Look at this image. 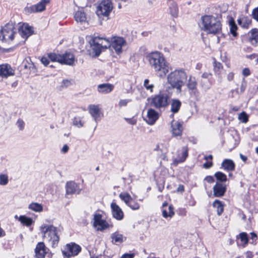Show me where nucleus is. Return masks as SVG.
Returning <instances> with one entry per match:
<instances>
[{
    "mask_svg": "<svg viewBox=\"0 0 258 258\" xmlns=\"http://www.w3.org/2000/svg\"><path fill=\"white\" fill-rule=\"evenodd\" d=\"M148 57L151 67L159 73V76H165L169 71V66L163 54L159 52H154L149 54Z\"/></svg>",
    "mask_w": 258,
    "mask_h": 258,
    "instance_id": "obj_1",
    "label": "nucleus"
},
{
    "mask_svg": "<svg viewBox=\"0 0 258 258\" xmlns=\"http://www.w3.org/2000/svg\"><path fill=\"white\" fill-rule=\"evenodd\" d=\"M187 75L182 70H175L171 72L167 76V83L173 88H176L178 92L181 91V88L187 79Z\"/></svg>",
    "mask_w": 258,
    "mask_h": 258,
    "instance_id": "obj_2",
    "label": "nucleus"
},
{
    "mask_svg": "<svg viewBox=\"0 0 258 258\" xmlns=\"http://www.w3.org/2000/svg\"><path fill=\"white\" fill-rule=\"evenodd\" d=\"M201 29L209 33L216 34L221 30L220 22L214 17L205 16L202 17Z\"/></svg>",
    "mask_w": 258,
    "mask_h": 258,
    "instance_id": "obj_3",
    "label": "nucleus"
},
{
    "mask_svg": "<svg viewBox=\"0 0 258 258\" xmlns=\"http://www.w3.org/2000/svg\"><path fill=\"white\" fill-rule=\"evenodd\" d=\"M41 231L43 234L44 240L55 247L59 241L56 228L52 225H44L41 226Z\"/></svg>",
    "mask_w": 258,
    "mask_h": 258,
    "instance_id": "obj_4",
    "label": "nucleus"
},
{
    "mask_svg": "<svg viewBox=\"0 0 258 258\" xmlns=\"http://www.w3.org/2000/svg\"><path fill=\"white\" fill-rule=\"evenodd\" d=\"M14 25L8 23L0 28V40L2 42H9L17 38V34Z\"/></svg>",
    "mask_w": 258,
    "mask_h": 258,
    "instance_id": "obj_5",
    "label": "nucleus"
},
{
    "mask_svg": "<svg viewBox=\"0 0 258 258\" xmlns=\"http://www.w3.org/2000/svg\"><path fill=\"white\" fill-rule=\"evenodd\" d=\"M169 98L166 94L160 93L151 99L150 104L156 109H165L169 104Z\"/></svg>",
    "mask_w": 258,
    "mask_h": 258,
    "instance_id": "obj_6",
    "label": "nucleus"
},
{
    "mask_svg": "<svg viewBox=\"0 0 258 258\" xmlns=\"http://www.w3.org/2000/svg\"><path fill=\"white\" fill-rule=\"evenodd\" d=\"M113 6L110 0H103L97 7L96 14L99 16H108L112 10Z\"/></svg>",
    "mask_w": 258,
    "mask_h": 258,
    "instance_id": "obj_7",
    "label": "nucleus"
},
{
    "mask_svg": "<svg viewBox=\"0 0 258 258\" xmlns=\"http://www.w3.org/2000/svg\"><path fill=\"white\" fill-rule=\"evenodd\" d=\"M31 34V28L27 24H23L16 32L18 41L24 42Z\"/></svg>",
    "mask_w": 258,
    "mask_h": 258,
    "instance_id": "obj_8",
    "label": "nucleus"
},
{
    "mask_svg": "<svg viewBox=\"0 0 258 258\" xmlns=\"http://www.w3.org/2000/svg\"><path fill=\"white\" fill-rule=\"evenodd\" d=\"M81 250V247L75 243L67 244L62 250L65 256L71 257L77 255Z\"/></svg>",
    "mask_w": 258,
    "mask_h": 258,
    "instance_id": "obj_9",
    "label": "nucleus"
},
{
    "mask_svg": "<svg viewBox=\"0 0 258 258\" xmlns=\"http://www.w3.org/2000/svg\"><path fill=\"white\" fill-rule=\"evenodd\" d=\"M93 226L97 230L102 231L109 227V224L104 220L102 219V215L96 214L94 216Z\"/></svg>",
    "mask_w": 258,
    "mask_h": 258,
    "instance_id": "obj_10",
    "label": "nucleus"
},
{
    "mask_svg": "<svg viewBox=\"0 0 258 258\" xmlns=\"http://www.w3.org/2000/svg\"><path fill=\"white\" fill-rule=\"evenodd\" d=\"M125 44L123 38L120 37H113L111 40V47L114 49L115 52L119 53L122 51V47Z\"/></svg>",
    "mask_w": 258,
    "mask_h": 258,
    "instance_id": "obj_11",
    "label": "nucleus"
},
{
    "mask_svg": "<svg viewBox=\"0 0 258 258\" xmlns=\"http://www.w3.org/2000/svg\"><path fill=\"white\" fill-rule=\"evenodd\" d=\"M47 248L43 242H39L35 249L36 256L37 258H44L45 256L49 257Z\"/></svg>",
    "mask_w": 258,
    "mask_h": 258,
    "instance_id": "obj_12",
    "label": "nucleus"
},
{
    "mask_svg": "<svg viewBox=\"0 0 258 258\" xmlns=\"http://www.w3.org/2000/svg\"><path fill=\"white\" fill-rule=\"evenodd\" d=\"M159 117V113L154 109H150L148 110L146 121L150 125L154 124Z\"/></svg>",
    "mask_w": 258,
    "mask_h": 258,
    "instance_id": "obj_13",
    "label": "nucleus"
},
{
    "mask_svg": "<svg viewBox=\"0 0 258 258\" xmlns=\"http://www.w3.org/2000/svg\"><path fill=\"white\" fill-rule=\"evenodd\" d=\"M226 191V187L222 183L217 182L213 187V196L215 197L223 196Z\"/></svg>",
    "mask_w": 258,
    "mask_h": 258,
    "instance_id": "obj_14",
    "label": "nucleus"
},
{
    "mask_svg": "<svg viewBox=\"0 0 258 258\" xmlns=\"http://www.w3.org/2000/svg\"><path fill=\"white\" fill-rule=\"evenodd\" d=\"M14 74V70L8 64L0 65V76L7 78Z\"/></svg>",
    "mask_w": 258,
    "mask_h": 258,
    "instance_id": "obj_15",
    "label": "nucleus"
},
{
    "mask_svg": "<svg viewBox=\"0 0 258 258\" xmlns=\"http://www.w3.org/2000/svg\"><path fill=\"white\" fill-rule=\"evenodd\" d=\"M111 207L113 217L117 220H121L123 217V213L119 207L115 203H112Z\"/></svg>",
    "mask_w": 258,
    "mask_h": 258,
    "instance_id": "obj_16",
    "label": "nucleus"
},
{
    "mask_svg": "<svg viewBox=\"0 0 258 258\" xmlns=\"http://www.w3.org/2000/svg\"><path fill=\"white\" fill-rule=\"evenodd\" d=\"M74 18L77 22L88 24V18L86 14L82 11H77L74 15Z\"/></svg>",
    "mask_w": 258,
    "mask_h": 258,
    "instance_id": "obj_17",
    "label": "nucleus"
},
{
    "mask_svg": "<svg viewBox=\"0 0 258 258\" xmlns=\"http://www.w3.org/2000/svg\"><path fill=\"white\" fill-rule=\"evenodd\" d=\"M50 3V0H42L37 5L31 7V11L33 12H40L45 9L46 5Z\"/></svg>",
    "mask_w": 258,
    "mask_h": 258,
    "instance_id": "obj_18",
    "label": "nucleus"
},
{
    "mask_svg": "<svg viewBox=\"0 0 258 258\" xmlns=\"http://www.w3.org/2000/svg\"><path fill=\"white\" fill-rule=\"evenodd\" d=\"M172 133L175 136H180L182 131L181 124L173 120L171 122Z\"/></svg>",
    "mask_w": 258,
    "mask_h": 258,
    "instance_id": "obj_19",
    "label": "nucleus"
},
{
    "mask_svg": "<svg viewBox=\"0 0 258 258\" xmlns=\"http://www.w3.org/2000/svg\"><path fill=\"white\" fill-rule=\"evenodd\" d=\"M114 88V86L109 83L102 84L98 86V91L99 93L106 94L111 92Z\"/></svg>",
    "mask_w": 258,
    "mask_h": 258,
    "instance_id": "obj_20",
    "label": "nucleus"
},
{
    "mask_svg": "<svg viewBox=\"0 0 258 258\" xmlns=\"http://www.w3.org/2000/svg\"><path fill=\"white\" fill-rule=\"evenodd\" d=\"M62 59L61 63H64L68 65H72L74 62V56L70 53H67L64 55H61Z\"/></svg>",
    "mask_w": 258,
    "mask_h": 258,
    "instance_id": "obj_21",
    "label": "nucleus"
},
{
    "mask_svg": "<svg viewBox=\"0 0 258 258\" xmlns=\"http://www.w3.org/2000/svg\"><path fill=\"white\" fill-rule=\"evenodd\" d=\"M221 165L227 171H233L235 169V163L231 159H225Z\"/></svg>",
    "mask_w": 258,
    "mask_h": 258,
    "instance_id": "obj_22",
    "label": "nucleus"
},
{
    "mask_svg": "<svg viewBox=\"0 0 258 258\" xmlns=\"http://www.w3.org/2000/svg\"><path fill=\"white\" fill-rule=\"evenodd\" d=\"M89 111L91 115L96 119L100 116V108L98 105H90L89 106Z\"/></svg>",
    "mask_w": 258,
    "mask_h": 258,
    "instance_id": "obj_23",
    "label": "nucleus"
},
{
    "mask_svg": "<svg viewBox=\"0 0 258 258\" xmlns=\"http://www.w3.org/2000/svg\"><path fill=\"white\" fill-rule=\"evenodd\" d=\"M197 82L195 78L189 77L187 84V88L191 90L194 91L195 94H198V91L197 89Z\"/></svg>",
    "mask_w": 258,
    "mask_h": 258,
    "instance_id": "obj_24",
    "label": "nucleus"
},
{
    "mask_svg": "<svg viewBox=\"0 0 258 258\" xmlns=\"http://www.w3.org/2000/svg\"><path fill=\"white\" fill-rule=\"evenodd\" d=\"M77 185L73 181L67 182L66 184V192L67 194H73L76 191Z\"/></svg>",
    "mask_w": 258,
    "mask_h": 258,
    "instance_id": "obj_25",
    "label": "nucleus"
},
{
    "mask_svg": "<svg viewBox=\"0 0 258 258\" xmlns=\"http://www.w3.org/2000/svg\"><path fill=\"white\" fill-rule=\"evenodd\" d=\"M181 105V103L179 100L176 99L173 100L171 103V112L173 113H177L180 108Z\"/></svg>",
    "mask_w": 258,
    "mask_h": 258,
    "instance_id": "obj_26",
    "label": "nucleus"
},
{
    "mask_svg": "<svg viewBox=\"0 0 258 258\" xmlns=\"http://www.w3.org/2000/svg\"><path fill=\"white\" fill-rule=\"evenodd\" d=\"M238 22L242 27L247 28L251 24V21L247 17H243L239 19Z\"/></svg>",
    "mask_w": 258,
    "mask_h": 258,
    "instance_id": "obj_27",
    "label": "nucleus"
},
{
    "mask_svg": "<svg viewBox=\"0 0 258 258\" xmlns=\"http://www.w3.org/2000/svg\"><path fill=\"white\" fill-rule=\"evenodd\" d=\"M251 36L250 38L251 43L253 45L258 44V29L254 28L251 31Z\"/></svg>",
    "mask_w": 258,
    "mask_h": 258,
    "instance_id": "obj_28",
    "label": "nucleus"
},
{
    "mask_svg": "<svg viewBox=\"0 0 258 258\" xmlns=\"http://www.w3.org/2000/svg\"><path fill=\"white\" fill-rule=\"evenodd\" d=\"M188 156V149L187 147H184L182 149V156L178 159H174V163L177 165L178 163L183 162Z\"/></svg>",
    "mask_w": 258,
    "mask_h": 258,
    "instance_id": "obj_29",
    "label": "nucleus"
},
{
    "mask_svg": "<svg viewBox=\"0 0 258 258\" xmlns=\"http://www.w3.org/2000/svg\"><path fill=\"white\" fill-rule=\"evenodd\" d=\"M229 24L230 26V31L231 33L233 36L236 37L237 36L236 31L237 30V27L233 18L230 19L229 20Z\"/></svg>",
    "mask_w": 258,
    "mask_h": 258,
    "instance_id": "obj_30",
    "label": "nucleus"
},
{
    "mask_svg": "<svg viewBox=\"0 0 258 258\" xmlns=\"http://www.w3.org/2000/svg\"><path fill=\"white\" fill-rule=\"evenodd\" d=\"M213 206L217 209V213L219 215H220L223 213L224 206L220 201L216 200L213 202Z\"/></svg>",
    "mask_w": 258,
    "mask_h": 258,
    "instance_id": "obj_31",
    "label": "nucleus"
},
{
    "mask_svg": "<svg viewBox=\"0 0 258 258\" xmlns=\"http://www.w3.org/2000/svg\"><path fill=\"white\" fill-rule=\"evenodd\" d=\"M29 208L35 212H40L43 210L42 205L37 203H32L29 206Z\"/></svg>",
    "mask_w": 258,
    "mask_h": 258,
    "instance_id": "obj_32",
    "label": "nucleus"
},
{
    "mask_svg": "<svg viewBox=\"0 0 258 258\" xmlns=\"http://www.w3.org/2000/svg\"><path fill=\"white\" fill-rule=\"evenodd\" d=\"M119 196L120 198L127 205L132 200L131 196L127 192L121 193L119 194Z\"/></svg>",
    "mask_w": 258,
    "mask_h": 258,
    "instance_id": "obj_33",
    "label": "nucleus"
},
{
    "mask_svg": "<svg viewBox=\"0 0 258 258\" xmlns=\"http://www.w3.org/2000/svg\"><path fill=\"white\" fill-rule=\"evenodd\" d=\"M174 214L173 208L171 205L169 206L168 207V212L166 210H163L162 211V215L164 218H171L174 215Z\"/></svg>",
    "mask_w": 258,
    "mask_h": 258,
    "instance_id": "obj_34",
    "label": "nucleus"
},
{
    "mask_svg": "<svg viewBox=\"0 0 258 258\" xmlns=\"http://www.w3.org/2000/svg\"><path fill=\"white\" fill-rule=\"evenodd\" d=\"M90 44L92 49L93 52L95 53V56H98L101 53L102 49L101 47L94 44L93 42L92 41L90 42Z\"/></svg>",
    "mask_w": 258,
    "mask_h": 258,
    "instance_id": "obj_35",
    "label": "nucleus"
},
{
    "mask_svg": "<svg viewBox=\"0 0 258 258\" xmlns=\"http://www.w3.org/2000/svg\"><path fill=\"white\" fill-rule=\"evenodd\" d=\"M19 220L22 223L27 226H30L33 223V220L31 218L27 217L25 216H21L19 218Z\"/></svg>",
    "mask_w": 258,
    "mask_h": 258,
    "instance_id": "obj_36",
    "label": "nucleus"
},
{
    "mask_svg": "<svg viewBox=\"0 0 258 258\" xmlns=\"http://www.w3.org/2000/svg\"><path fill=\"white\" fill-rule=\"evenodd\" d=\"M111 238L112 239V241H114L115 242H122L123 241V237L122 235L118 233L115 232L113 233Z\"/></svg>",
    "mask_w": 258,
    "mask_h": 258,
    "instance_id": "obj_37",
    "label": "nucleus"
},
{
    "mask_svg": "<svg viewBox=\"0 0 258 258\" xmlns=\"http://www.w3.org/2000/svg\"><path fill=\"white\" fill-rule=\"evenodd\" d=\"M170 13L173 16H176L178 13V8L177 5L173 2H172L170 6Z\"/></svg>",
    "mask_w": 258,
    "mask_h": 258,
    "instance_id": "obj_38",
    "label": "nucleus"
},
{
    "mask_svg": "<svg viewBox=\"0 0 258 258\" xmlns=\"http://www.w3.org/2000/svg\"><path fill=\"white\" fill-rule=\"evenodd\" d=\"M215 176L217 180L222 182H225L227 180L226 175L222 172H217L215 173Z\"/></svg>",
    "mask_w": 258,
    "mask_h": 258,
    "instance_id": "obj_39",
    "label": "nucleus"
},
{
    "mask_svg": "<svg viewBox=\"0 0 258 258\" xmlns=\"http://www.w3.org/2000/svg\"><path fill=\"white\" fill-rule=\"evenodd\" d=\"M49 59L52 61H57L60 63L62 57L61 55L53 53L49 55Z\"/></svg>",
    "mask_w": 258,
    "mask_h": 258,
    "instance_id": "obj_40",
    "label": "nucleus"
},
{
    "mask_svg": "<svg viewBox=\"0 0 258 258\" xmlns=\"http://www.w3.org/2000/svg\"><path fill=\"white\" fill-rule=\"evenodd\" d=\"M238 119L243 123H246L248 120V115L244 111L242 112L238 115Z\"/></svg>",
    "mask_w": 258,
    "mask_h": 258,
    "instance_id": "obj_41",
    "label": "nucleus"
},
{
    "mask_svg": "<svg viewBox=\"0 0 258 258\" xmlns=\"http://www.w3.org/2000/svg\"><path fill=\"white\" fill-rule=\"evenodd\" d=\"M144 86L145 88L149 91L150 92H152L154 86L153 84L150 83V81L148 79H146L144 82Z\"/></svg>",
    "mask_w": 258,
    "mask_h": 258,
    "instance_id": "obj_42",
    "label": "nucleus"
},
{
    "mask_svg": "<svg viewBox=\"0 0 258 258\" xmlns=\"http://www.w3.org/2000/svg\"><path fill=\"white\" fill-rule=\"evenodd\" d=\"M239 238L240 240L243 242V246H245L248 243L247 234L245 232H242L239 234Z\"/></svg>",
    "mask_w": 258,
    "mask_h": 258,
    "instance_id": "obj_43",
    "label": "nucleus"
},
{
    "mask_svg": "<svg viewBox=\"0 0 258 258\" xmlns=\"http://www.w3.org/2000/svg\"><path fill=\"white\" fill-rule=\"evenodd\" d=\"M8 182V176L6 174H0V184L6 185Z\"/></svg>",
    "mask_w": 258,
    "mask_h": 258,
    "instance_id": "obj_44",
    "label": "nucleus"
},
{
    "mask_svg": "<svg viewBox=\"0 0 258 258\" xmlns=\"http://www.w3.org/2000/svg\"><path fill=\"white\" fill-rule=\"evenodd\" d=\"M102 40L103 38H101L99 37H95L93 38L91 41L93 42L94 44H95L96 45H98V46H100V47H101V45L103 42Z\"/></svg>",
    "mask_w": 258,
    "mask_h": 258,
    "instance_id": "obj_45",
    "label": "nucleus"
},
{
    "mask_svg": "<svg viewBox=\"0 0 258 258\" xmlns=\"http://www.w3.org/2000/svg\"><path fill=\"white\" fill-rule=\"evenodd\" d=\"M201 85L205 90H207L210 87L211 83L209 81L204 80L201 81Z\"/></svg>",
    "mask_w": 258,
    "mask_h": 258,
    "instance_id": "obj_46",
    "label": "nucleus"
},
{
    "mask_svg": "<svg viewBox=\"0 0 258 258\" xmlns=\"http://www.w3.org/2000/svg\"><path fill=\"white\" fill-rule=\"evenodd\" d=\"M102 43L101 45V48H107L108 47H111V43L110 41L106 39L103 38Z\"/></svg>",
    "mask_w": 258,
    "mask_h": 258,
    "instance_id": "obj_47",
    "label": "nucleus"
},
{
    "mask_svg": "<svg viewBox=\"0 0 258 258\" xmlns=\"http://www.w3.org/2000/svg\"><path fill=\"white\" fill-rule=\"evenodd\" d=\"M73 124L74 125H76L79 127H82L83 125V123H82L81 120L78 118H74Z\"/></svg>",
    "mask_w": 258,
    "mask_h": 258,
    "instance_id": "obj_48",
    "label": "nucleus"
},
{
    "mask_svg": "<svg viewBox=\"0 0 258 258\" xmlns=\"http://www.w3.org/2000/svg\"><path fill=\"white\" fill-rule=\"evenodd\" d=\"M252 17L257 22H258V7L253 10L252 12Z\"/></svg>",
    "mask_w": 258,
    "mask_h": 258,
    "instance_id": "obj_49",
    "label": "nucleus"
},
{
    "mask_svg": "<svg viewBox=\"0 0 258 258\" xmlns=\"http://www.w3.org/2000/svg\"><path fill=\"white\" fill-rule=\"evenodd\" d=\"M128 206L134 210H138L140 208V205L137 202H134L133 204L130 203Z\"/></svg>",
    "mask_w": 258,
    "mask_h": 258,
    "instance_id": "obj_50",
    "label": "nucleus"
},
{
    "mask_svg": "<svg viewBox=\"0 0 258 258\" xmlns=\"http://www.w3.org/2000/svg\"><path fill=\"white\" fill-rule=\"evenodd\" d=\"M130 100L127 99H121L119 102V106L122 107V106H125L127 105L128 102H130Z\"/></svg>",
    "mask_w": 258,
    "mask_h": 258,
    "instance_id": "obj_51",
    "label": "nucleus"
},
{
    "mask_svg": "<svg viewBox=\"0 0 258 258\" xmlns=\"http://www.w3.org/2000/svg\"><path fill=\"white\" fill-rule=\"evenodd\" d=\"M71 85L70 81L68 80H64L61 83V88L67 87Z\"/></svg>",
    "mask_w": 258,
    "mask_h": 258,
    "instance_id": "obj_52",
    "label": "nucleus"
},
{
    "mask_svg": "<svg viewBox=\"0 0 258 258\" xmlns=\"http://www.w3.org/2000/svg\"><path fill=\"white\" fill-rule=\"evenodd\" d=\"M242 75L245 76L247 77L250 74V70L248 68H244L242 71Z\"/></svg>",
    "mask_w": 258,
    "mask_h": 258,
    "instance_id": "obj_53",
    "label": "nucleus"
},
{
    "mask_svg": "<svg viewBox=\"0 0 258 258\" xmlns=\"http://www.w3.org/2000/svg\"><path fill=\"white\" fill-rule=\"evenodd\" d=\"M134 256V253H125L122 255L121 258H133Z\"/></svg>",
    "mask_w": 258,
    "mask_h": 258,
    "instance_id": "obj_54",
    "label": "nucleus"
},
{
    "mask_svg": "<svg viewBox=\"0 0 258 258\" xmlns=\"http://www.w3.org/2000/svg\"><path fill=\"white\" fill-rule=\"evenodd\" d=\"M205 180L209 183H212L214 181V179L212 176H207L205 177Z\"/></svg>",
    "mask_w": 258,
    "mask_h": 258,
    "instance_id": "obj_55",
    "label": "nucleus"
},
{
    "mask_svg": "<svg viewBox=\"0 0 258 258\" xmlns=\"http://www.w3.org/2000/svg\"><path fill=\"white\" fill-rule=\"evenodd\" d=\"M211 76L212 74L209 72H204L202 76V78L204 79H209Z\"/></svg>",
    "mask_w": 258,
    "mask_h": 258,
    "instance_id": "obj_56",
    "label": "nucleus"
},
{
    "mask_svg": "<svg viewBox=\"0 0 258 258\" xmlns=\"http://www.w3.org/2000/svg\"><path fill=\"white\" fill-rule=\"evenodd\" d=\"M41 61L45 66H47L49 63L48 59L45 57H42Z\"/></svg>",
    "mask_w": 258,
    "mask_h": 258,
    "instance_id": "obj_57",
    "label": "nucleus"
},
{
    "mask_svg": "<svg viewBox=\"0 0 258 258\" xmlns=\"http://www.w3.org/2000/svg\"><path fill=\"white\" fill-rule=\"evenodd\" d=\"M213 165V163L212 162H206L204 164H203V167L205 168H210V167H211Z\"/></svg>",
    "mask_w": 258,
    "mask_h": 258,
    "instance_id": "obj_58",
    "label": "nucleus"
},
{
    "mask_svg": "<svg viewBox=\"0 0 258 258\" xmlns=\"http://www.w3.org/2000/svg\"><path fill=\"white\" fill-rule=\"evenodd\" d=\"M234 73H233L232 72H230V73H228V75H227V79L229 81L232 80L233 79V78H234Z\"/></svg>",
    "mask_w": 258,
    "mask_h": 258,
    "instance_id": "obj_59",
    "label": "nucleus"
},
{
    "mask_svg": "<svg viewBox=\"0 0 258 258\" xmlns=\"http://www.w3.org/2000/svg\"><path fill=\"white\" fill-rule=\"evenodd\" d=\"M17 124L20 130H22L23 128L24 123L22 120H19L17 122Z\"/></svg>",
    "mask_w": 258,
    "mask_h": 258,
    "instance_id": "obj_60",
    "label": "nucleus"
},
{
    "mask_svg": "<svg viewBox=\"0 0 258 258\" xmlns=\"http://www.w3.org/2000/svg\"><path fill=\"white\" fill-rule=\"evenodd\" d=\"M240 157L243 162H246L247 159V157L242 154H240Z\"/></svg>",
    "mask_w": 258,
    "mask_h": 258,
    "instance_id": "obj_61",
    "label": "nucleus"
},
{
    "mask_svg": "<svg viewBox=\"0 0 258 258\" xmlns=\"http://www.w3.org/2000/svg\"><path fill=\"white\" fill-rule=\"evenodd\" d=\"M177 190L178 191L183 192L184 191V186L182 185H179L177 188Z\"/></svg>",
    "mask_w": 258,
    "mask_h": 258,
    "instance_id": "obj_62",
    "label": "nucleus"
},
{
    "mask_svg": "<svg viewBox=\"0 0 258 258\" xmlns=\"http://www.w3.org/2000/svg\"><path fill=\"white\" fill-rule=\"evenodd\" d=\"M69 150V147L67 145H64L62 149V152L63 153H66Z\"/></svg>",
    "mask_w": 258,
    "mask_h": 258,
    "instance_id": "obj_63",
    "label": "nucleus"
},
{
    "mask_svg": "<svg viewBox=\"0 0 258 258\" xmlns=\"http://www.w3.org/2000/svg\"><path fill=\"white\" fill-rule=\"evenodd\" d=\"M257 238V235L254 233H251V238L253 240H255Z\"/></svg>",
    "mask_w": 258,
    "mask_h": 258,
    "instance_id": "obj_64",
    "label": "nucleus"
}]
</instances>
